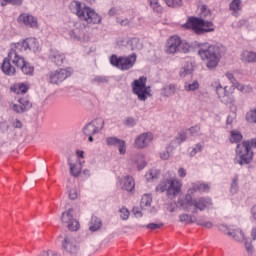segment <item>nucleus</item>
<instances>
[{"mask_svg":"<svg viewBox=\"0 0 256 256\" xmlns=\"http://www.w3.org/2000/svg\"><path fill=\"white\" fill-rule=\"evenodd\" d=\"M165 3L168 7H181V0H165Z\"/></svg>","mask_w":256,"mask_h":256,"instance_id":"37998d69","label":"nucleus"},{"mask_svg":"<svg viewBox=\"0 0 256 256\" xmlns=\"http://www.w3.org/2000/svg\"><path fill=\"white\" fill-rule=\"evenodd\" d=\"M161 227H163V223H150L146 225V229H151V230H155V229H161Z\"/></svg>","mask_w":256,"mask_h":256,"instance_id":"09e8293b","label":"nucleus"},{"mask_svg":"<svg viewBox=\"0 0 256 256\" xmlns=\"http://www.w3.org/2000/svg\"><path fill=\"white\" fill-rule=\"evenodd\" d=\"M188 131L191 135H195L196 133H199V131H201V127L194 126V127H191Z\"/></svg>","mask_w":256,"mask_h":256,"instance_id":"603ef678","label":"nucleus"},{"mask_svg":"<svg viewBox=\"0 0 256 256\" xmlns=\"http://www.w3.org/2000/svg\"><path fill=\"white\" fill-rule=\"evenodd\" d=\"M168 177L162 180L159 185L156 187V191L160 193H165L167 197L173 199V197H177L179 193H181V187H183V183L181 180L175 178V173L169 171L167 173Z\"/></svg>","mask_w":256,"mask_h":256,"instance_id":"20e7f679","label":"nucleus"},{"mask_svg":"<svg viewBox=\"0 0 256 256\" xmlns=\"http://www.w3.org/2000/svg\"><path fill=\"white\" fill-rule=\"evenodd\" d=\"M177 91V86L174 84H168L161 89L162 97H171V95H175Z\"/></svg>","mask_w":256,"mask_h":256,"instance_id":"a878e982","label":"nucleus"},{"mask_svg":"<svg viewBox=\"0 0 256 256\" xmlns=\"http://www.w3.org/2000/svg\"><path fill=\"white\" fill-rule=\"evenodd\" d=\"M94 83H107V79H105L103 77H96L94 79Z\"/></svg>","mask_w":256,"mask_h":256,"instance_id":"680f3d73","label":"nucleus"},{"mask_svg":"<svg viewBox=\"0 0 256 256\" xmlns=\"http://www.w3.org/2000/svg\"><path fill=\"white\" fill-rule=\"evenodd\" d=\"M6 3H11L12 5H21L23 0H4Z\"/></svg>","mask_w":256,"mask_h":256,"instance_id":"bf43d9fd","label":"nucleus"},{"mask_svg":"<svg viewBox=\"0 0 256 256\" xmlns=\"http://www.w3.org/2000/svg\"><path fill=\"white\" fill-rule=\"evenodd\" d=\"M62 249L69 255H77L81 251V246L75 237L66 236L62 241Z\"/></svg>","mask_w":256,"mask_h":256,"instance_id":"4468645a","label":"nucleus"},{"mask_svg":"<svg viewBox=\"0 0 256 256\" xmlns=\"http://www.w3.org/2000/svg\"><path fill=\"white\" fill-rule=\"evenodd\" d=\"M134 165H136L138 171L145 169L147 162L145 161V156L143 154H138L132 159Z\"/></svg>","mask_w":256,"mask_h":256,"instance_id":"5701e85b","label":"nucleus"},{"mask_svg":"<svg viewBox=\"0 0 256 256\" xmlns=\"http://www.w3.org/2000/svg\"><path fill=\"white\" fill-rule=\"evenodd\" d=\"M180 223H197V218L189 214H180L179 215Z\"/></svg>","mask_w":256,"mask_h":256,"instance_id":"c9c22d12","label":"nucleus"},{"mask_svg":"<svg viewBox=\"0 0 256 256\" xmlns=\"http://www.w3.org/2000/svg\"><path fill=\"white\" fill-rule=\"evenodd\" d=\"M33 107V104H31V101L27 98H19L17 103L12 104L11 109L14 111V113H18V115H21L23 113H26V111H29Z\"/></svg>","mask_w":256,"mask_h":256,"instance_id":"a211bd4d","label":"nucleus"},{"mask_svg":"<svg viewBox=\"0 0 256 256\" xmlns=\"http://www.w3.org/2000/svg\"><path fill=\"white\" fill-rule=\"evenodd\" d=\"M76 154H77V156L80 157L81 159H83V158L85 157V156H84V155H85V152H84V151H79V150H78V151H76Z\"/></svg>","mask_w":256,"mask_h":256,"instance_id":"69168bd1","label":"nucleus"},{"mask_svg":"<svg viewBox=\"0 0 256 256\" xmlns=\"http://www.w3.org/2000/svg\"><path fill=\"white\" fill-rule=\"evenodd\" d=\"M71 73H72L71 68H67V69L60 68L56 71L50 72L49 74L50 83H52L53 85H59L60 83H63L65 79H67L68 77H71Z\"/></svg>","mask_w":256,"mask_h":256,"instance_id":"dca6fc26","label":"nucleus"},{"mask_svg":"<svg viewBox=\"0 0 256 256\" xmlns=\"http://www.w3.org/2000/svg\"><path fill=\"white\" fill-rule=\"evenodd\" d=\"M252 217L256 219V204L252 207Z\"/></svg>","mask_w":256,"mask_h":256,"instance_id":"338daca9","label":"nucleus"},{"mask_svg":"<svg viewBox=\"0 0 256 256\" xmlns=\"http://www.w3.org/2000/svg\"><path fill=\"white\" fill-rule=\"evenodd\" d=\"M203 150V145L201 144H196V147L190 151V157H195L197 153H200V151Z\"/></svg>","mask_w":256,"mask_h":256,"instance_id":"49530a36","label":"nucleus"},{"mask_svg":"<svg viewBox=\"0 0 256 256\" xmlns=\"http://www.w3.org/2000/svg\"><path fill=\"white\" fill-rule=\"evenodd\" d=\"M178 143H183V141H187V134L185 132H180L177 137Z\"/></svg>","mask_w":256,"mask_h":256,"instance_id":"8fccbe9b","label":"nucleus"},{"mask_svg":"<svg viewBox=\"0 0 256 256\" xmlns=\"http://www.w3.org/2000/svg\"><path fill=\"white\" fill-rule=\"evenodd\" d=\"M68 165L70 167V175H72V177H79V175H81V163L73 164L71 158H68Z\"/></svg>","mask_w":256,"mask_h":256,"instance_id":"393cba45","label":"nucleus"},{"mask_svg":"<svg viewBox=\"0 0 256 256\" xmlns=\"http://www.w3.org/2000/svg\"><path fill=\"white\" fill-rule=\"evenodd\" d=\"M189 43L181 40V37L171 36L166 43L165 53L167 55H175V53H189Z\"/></svg>","mask_w":256,"mask_h":256,"instance_id":"0eeeda50","label":"nucleus"},{"mask_svg":"<svg viewBox=\"0 0 256 256\" xmlns=\"http://www.w3.org/2000/svg\"><path fill=\"white\" fill-rule=\"evenodd\" d=\"M1 69L5 75L13 76L17 73V69H20L24 75H33V68L29 63L25 62L20 54L9 52L8 56L4 58Z\"/></svg>","mask_w":256,"mask_h":256,"instance_id":"f257e3e1","label":"nucleus"},{"mask_svg":"<svg viewBox=\"0 0 256 256\" xmlns=\"http://www.w3.org/2000/svg\"><path fill=\"white\" fill-rule=\"evenodd\" d=\"M171 157V153L169 152V148H166L162 152H160V158L163 159V161H167Z\"/></svg>","mask_w":256,"mask_h":256,"instance_id":"de8ad7c7","label":"nucleus"},{"mask_svg":"<svg viewBox=\"0 0 256 256\" xmlns=\"http://www.w3.org/2000/svg\"><path fill=\"white\" fill-rule=\"evenodd\" d=\"M133 215H135V217H143V213L141 212V210L137 207L133 208Z\"/></svg>","mask_w":256,"mask_h":256,"instance_id":"6e6d98bb","label":"nucleus"},{"mask_svg":"<svg viewBox=\"0 0 256 256\" xmlns=\"http://www.w3.org/2000/svg\"><path fill=\"white\" fill-rule=\"evenodd\" d=\"M13 125L16 129H21V127H23V124L19 120H15Z\"/></svg>","mask_w":256,"mask_h":256,"instance_id":"e2e57ef3","label":"nucleus"},{"mask_svg":"<svg viewBox=\"0 0 256 256\" xmlns=\"http://www.w3.org/2000/svg\"><path fill=\"white\" fill-rule=\"evenodd\" d=\"M19 23H23L26 27H37V18L31 14L23 13L18 18Z\"/></svg>","mask_w":256,"mask_h":256,"instance_id":"412c9836","label":"nucleus"},{"mask_svg":"<svg viewBox=\"0 0 256 256\" xmlns=\"http://www.w3.org/2000/svg\"><path fill=\"white\" fill-rule=\"evenodd\" d=\"M247 123L256 124V107L251 108L245 115Z\"/></svg>","mask_w":256,"mask_h":256,"instance_id":"72a5a7b5","label":"nucleus"},{"mask_svg":"<svg viewBox=\"0 0 256 256\" xmlns=\"http://www.w3.org/2000/svg\"><path fill=\"white\" fill-rule=\"evenodd\" d=\"M210 187L207 184L198 183L194 184L192 188L189 189V193H197V191H209Z\"/></svg>","mask_w":256,"mask_h":256,"instance_id":"2f4dec72","label":"nucleus"},{"mask_svg":"<svg viewBox=\"0 0 256 256\" xmlns=\"http://www.w3.org/2000/svg\"><path fill=\"white\" fill-rule=\"evenodd\" d=\"M237 189H238V187H237V177H235L232 181L230 191H231V193H235L237 191Z\"/></svg>","mask_w":256,"mask_h":256,"instance_id":"3c124183","label":"nucleus"},{"mask_svg":"<svg viewBox=\"0 0 256 256\" xmlns=\"http://www.w3.org/2000/svg\"><path fill=\"white\" fill-rule=\"evenodd\" d=\"M242 140H243V135H241V132L236 130L231 131V137H230L231 143H239Z\"/></svg>","mask_w":256,"mask_h":256,"instance_id":"4c0bfd02","label":"nucleus"},{"mask_svg":"<svg viewBox=\"0 0 256 256\" xmlns=\"http://www.w3.org/2000/svg\"><path fill=\"white\" fill-rule=\"evenodd\" d=\"M69 199H71L72 201H75V199L79 198V191H77V188H72L69 191Z\"/></svg>","mask_w":256,"mask_h":256,"instance_id":"c03bdc74","label":"nucleus"},{"mask_svg":"<svg viewBox=\"0 0 256 256\" xmlns=\"http://www.w3.org/2000/svg\"><path fill=\"white\" fill-rule=\"evenodd\" d=\"M178 175H179V177H181V178L187 177V170H185L184 168H179V170H178Z\"/></svg>","mask_w":256,"mask_h":256,"instance_id":"13d9d810","label":"nucleus"},{"mask_svg":"<svg viewBox=\"0 0 256 256\" xmlns=\"http://www.w3.org/2000/svg\"><path fill=\"white\" fill-rule=\"evenodd\" d=\"M118 10L117 8H111L108 12V15H110V17H113V15H117Z\"/></svg>","mask_w":256,"mask_h":256,"instance_id":"0e129e2a","label":"nucleus"},{"mask_svg":"<svg viewBox=\"0 0 256 256\" xmlns=\"http://www.w3.org/2000/svg\"><path fill=\"white\" fill-rule=\"evenodd\" d=\"M73 211V208L64 211L61 215L60 220L63 225H67L69 231H79V221H77V219L73 217Z\"/></svg>","mask_w":256,"mask_h":256,"instance_id":"ddd939ff","label":"nucleus"},{"mask_svg":"<svg viewBox=\"0 0 256 256\" xmlns=\"http://www.w3.org/2000/svg\"><path fill=\"white\" fill-rule=\"evenodd\" d=\"M149 3L154 11H156L157 13H161L162 8L161 4H159V0H149Z\"/></svg>","mask_w":256,"mask_h":256,"instance_id":"ea45409f","label":"nucleus"},{"mask_svg":"<svg viewBox=\"0 0 256 256\" xmlns=\"http://www.w3.org/2000/svg\"><path fill=\"white\" fill-rule=\"evenodd\" d=\"M120 187L123 191L133 193V191H135V179H133L131 176L123 177L120 179Z\"/></svg>","mask_w":256,"mask_h":256,"instance_id":"aec40b11","label":"nucleus"},{"mask_svg":"<svg viewBox=\"0 0 256 256\" xmlns=\"http://www.w3.org/2000/svg\"><path fill=\"white\" fill-rule=\"evenodd\" d=\"M213 203L210 198H194L188 200L184 205V211L189 213H199V211H205L207 207H211Z\"/></svg>","mask_w":256,"mask_h":256,"instance_id":"1a4fd4ad","label":"nucleus"},{"mask_svg":"<svg viewBox=\"0 0 256 256\" xmlns=\"http://www.w3.org/2000/svg\"><path fill=\"white\" fill-rule=\"evenodd\" d=\"M119 214H120V218L122 219V221H127V219H129V215H130L129 209L122 207L119 210Z\"/></svg>","mask_w":256,"mask_h":256,"instance_id":"a19ab883","label":"nucleus"},{"mask_svg":"<svg viewBox=\"0 0 256 256\" xmlns=\"http://www.w3.org/2000/svg\"><path fill=\"white\" fill-rule=\"evenodd\" d=\"M125 125H128V127H133V125H135V120L133 118H128L125 121Z\"/></svg>","mask_w":256,"mask_h":256,"instance_id":"052dcab7","label":"nucleus"},{"mask_svg":"<svg viewBox=\"0 0 256 256\" xmlns=\"http://www.w3.org/2000/svg\"><path fill=\"white\" fill-rule=\"evenodd\" d=\"M11 91H13V93H16V95H25V93L29 91V85L25 83H18L11 87Z\"/></svg>","mask_w":256,"mask_h":256,"instance_id":"b1692460","label":"nucleus"},{"mask_svg":"<svg viewBox=\"0 0 256 256\" xmlns=\"http://www.w3.org/2000/svg\"><path fill=\"white\" fill-rule=\"evenodd\" d=\"M193 73V64L187 63L180 69V77H187Z\"/></svg>","mask_w":256,"mask_h":256,"instance_id":"e433bc0d","label":"nucleus"},{"mask_svg":"<svg viewBox=\"0 0 256 256\" xmlns=\"http://www.w3.org/2000/svg\"><path fill=\"white\" fill-rule=\"evenodd\" d=\"M104 127L105 120L97 118L84 126L83 133L84 135H97V133H101V131H103Z\"/></svg>","mask_w":256,"mask_h":256,"instance_id":"2eb2a0df","label":"nucleus"},{"mask_svg":"<svg viewBox=\"0 0 256 256\" xmlns=\"http://www.w3.org/2000/svg\"><path fill=\"white\" fill-rule=\"evenodd\" d=\"M236 87L238 91H241V93H251V91H253V88L243 84H237Z\"/></svg>","mask_w":256,"mask_h":256,"instance_id":"79ce46f5","label":"nucleus"},{"mask_svg":"<svg viewBox=\"0 0 256 256\" xmlns=\"http://www.w3.org/2000/svg\"><path fill=\"white\" fill-rule=\"evenodd\" d=\"M197 225H201V227H205L206 229H213V222L211 221H199L197 220Z\"/></svg>","mask_w":256,"mask_h":256,"instance_id":"a18cd8bd","label":"nucleus"},{"mask_svg":"<svg viewBox=\"0 0 256 256\" xmlns=\"http://www.w3.org/2000/svg\"><path fill=\"white\" fill-rule=\"evenodd\" d=\"M241 9H243L241 0H233L230 3V11L232 12V15H234V17H237V15H239Z\"/></svg>","mask_w":256,"mask_h":256,"instance_id":"bb28decb","label":"nucleus"},{"mask_svg":"<svg viewBox=\"0 0 256 256\" xmlns=\"http://www.w3.org/2000/svg\"><path fill=\"white\" fill-rule=\"evenodd\" d=\"M159 175H161V172L155 168H152L146 173L145 177L147 181H155V179H159Z\"/></svg>","mask_w":256,"mask_h":256,"instance_id":"7c9ffc66","label":"nucleus"},{"mask_svg":"<svg viewBox=\"0 0 256 256\" xmlns=\"http://www.w3.org/2000/svg\"><path fill=\"white\" fill-rule=\"evenodd\" d=\"M101 219L97 218V217H92L91 222H90V226L89 229L90 231H99V229H101Z\"/></svg>","mask_w":256,"mask_h":256,"instance_id":"f704fd0d","label":"nucleus"},{"mask_svg":"<svg viewBox=\"0 0 256 256\" xmlns=\"http://www.w3.org/2000/svg\"><path fill=\"white\" fill-rule=\"evenodd\" d=\"M153 202V198H151V195L144 194L142 196L140 207L141 209L149 210L151 209V203Z\"/></svg>","mask_w":256,"mask_h":256,"instance_id":"cd10ccee","label":"nucleus"},{"mask_svg":"<svg viewBox=\"0 0 256 256\" xmlns=\"http://www.w3.org/2000/svg\"><path fill=\"white\" fill-rule=\"evenodd\" d=\"M70 9L77 15L80 21H86V23H93L94 25L101 21V16L95 13V10L79 1L71 2Z\"/></svg>","mask_w":256,"mask_h":256,"instance_id":"39448f33","label":"nucleus"},{"mask_svg":"<svg viewBox=\"0 0 256 256\" xmlns=\"http://www.w3.org/2000/svg\"><path fill=\"white\" fill-rule=\"evenodd\" d=\"M106 144L108 147H118L120 155H125V153H127V146L125 145L124 140L117 137H108L106 138Z\"/></svg>","mask_w":256,"mask_h":256,"instance_id":"6ab92c4d","label":"nucleus"},{"mask_svg":"<svg viewBox=\"0 0 256 256\" xmlns=\"http://www.w3.org/2000/svg\"><path fill=\"white\" fill-rule=\"evenodd\" d=\"M207 17H211V11L207 9V6H202L200 10V18L191 17L183 25L185 29H191L196 35H203V33H211L215 31L213 28V22L205 21Z\"/></svg>","mask_w":256,"mask_h":256,"instance_id":"f03ea898","label":"nucleus"},{"mask_svg":"<svg viewBox=\"0 0 256 256\" xmlns=\"http://www.w3.org/2000/svg\"><path fill=\"white\" fill-rule=\"evenodd\" d=\"M227 235H229V237H233L235 241H245V234H243V231L240 229L227 231Z\"/></svg>","mask_w":256,"mask_h":256,"instance_id":"c85d7f7f","label":"nucleus"},{"mask_svg":"<svg viewBox=\"0 0 256 256\" xmlns=\"http://www.w3.org/2000/svg\"><path fill=\"white\" fill-rule=\"evenodd\" d=\"M251 147L256 149V138L237 145L236 153L239 157V165H249V163L253 161V151H251Z\"/></svg>","mask_w":256,"mask_h":256,"instance_id":"423d86ee","label":"nucleus"},{"mask_svg":"<svg viewBox=\"0 0 256 256\" xmlns=\"http://www.w3.org/2000/svg\"><path fill=\"white\" fill-rule=\"evenodd\" d=\"M132 89L134 95H137L139 101H147V98L151 97V87L147 86L146 77H140L138 80H134L132 83Z\"/></svg>","mask_w":256,"mask_h":256,"instance_id":"6e6552de","label":"nucleus"},{"mask_svg":"<svg viewBox=\"0 0 256 256\" xmlns=\"http://www.w3.org/2000/svg\"><path fill=\"white\" fill-rule=\"evenodd\" d=\"M251 235H252L253 240L255 241V239H256V227L252 229Z\"/></svg>","mask_w":256,"mask_h":256,"instance_id":"774afa93","label":"nucleus"},{"mask_svg":"<svg viewBox=\"0 0 256 256\" xmlns=\"http://www.w3.org/2000/svg\"><path fill=\"white\" fill-rule=\"evenodd\" d=\"M153 142V133L145 132L136 137L134 141L135 149H147Z\"/></svg>","mask_w":256,"mask_h":256,"instance_id":"f3484780","label":"nucleus"},{"mask_svg":"<svg viewBox=\"0 0 256 256\" xmlns=\"http://www.w3.org/2000/svg\"><path fill=\"white\" fill-rule=\"evenodd\" d=\"M200 84L199 81L194 80L192 82H185L184 83V91H197V89H199Z\"/></svg>","mask_w":256,"mask_h":256,"instance_id":"473e14b6","label":"nucleus"},{"mask_svg":"<svg viewBox=\"0 0 256 256\" xmlns=\"http://www.w3.org/2000/svg\"><path fill=\"white\" fill-rule=\"evenodd\" d=\"M137 61V55L132 54L128 57H120L113 55L110 58L111 65H114V67H117L118 69H121V71H129L135 65Z\"/></svg>","mask_w":256,"mask_h":256,"instance_id":"f8f14e48","label":"nucleus"},{"mask_svg":"<svg viewBox=\"0 0 256 256\" xmlns=\"http://www.w3.org/2000/svg\"><path fill=\"white\" fill-rule=\"evenodd\" d=\"M213 87L215 88L216 93L219 99H221L222 103H226V104L235 103V96H233V90L235 88L229 87V86H223L221 85V83L217 81L213 83Z\"/></svg>","mask_w":256,"mask_h":256,"instance_id":"9b49d317","label":"nucleus"},{"mask_svg":"<svg viewBox=\"0 0 256 256\" xmlns=\"http://www.w3.org/2000/svg\"><path fill=\"white\" fill-rule=\"evenodd\" d=\"M246 251L251 255L253 253V245L249 242H245Z\"/></svg>","mask_w":256,"mask_h":256,"instance_id":"4d7b16f0","label":"nucleus"},{"mask_svg":"<svg viewBox=\"0 0 256 256\" xmlns=\"http://www.w3.org/2000/svg\"><path fill=\"white\" fill-rule=\"evenodd\" d=\"M39 51V41L35 38H27L26 40L22 42L15 43L11 46V49L9 53H16V55H19V53L23 51Z\"/></svg>","mask_w":256,"mask_h":256,"instance_id":"9d476101","label":"nucleus"},{"mask_svg":"<svg viewBox=\"0 0 256 256\" xmlns=\"http://www.w3.org/2000/svg\"><path fill=\"white\" fill-rule=\"evenodd\" d=\"M222 53L223 48L209 44H203L200 46L198 51V55L201 57V60L206 61V67L209 69H215V67L219 65Z\"/></svg>","mask_w":256,"mask_h":256,"instance_id":"7ed1b4c3","label":"nucleus"},{"mask_svg":"<svg viewBox=\"0 0 256 256\" xmlns=\"http://www.w3.org/2000/svg\"><path fill=\"white\" fill-rule=\"evenodd\" d=\"M129 47H131L132 51H136V49H141L142 45L139 42V39L133 38L128 42Z\"/></svg>","mask_w":256,"mask_h":256,"instance_id":"58836bf2","label":"nucleus"},{"mask_svg":"<svg viewBox=\"0 0 256 256\" xmlns=\"http://www.w3.org/2000/svg\"><path fill=\"white\" fill-rule=\"evenodd\" d=\"M219 231H222V233H225L227 235V231H232L231 229H229V227H227V225L224 224H220L218 226Z\"/></svg>","mask_w":256,"mask_h":256,"instance_id":"5fc2aeb1","label":"nucleus"},{"mask_svg":"<svg viewBox=\"0 0 256 256\" xmlns=\"http://www.w3.org/2000/svg\"><path fill=\"white\" fill-rule=\"evenodd\" d=\"M225 77H226V79H228V81H230V83H232V85H235L236 80H235V77L233 76V74L227 72L225 74Z\"/></svg>","mask_w":256,"mask_h":256,"instance_id":"864d4df0","label":"nucleus"},{"mask_svg":"<svg viewBox=\"0 0 256 256\" xmlns=\"http://www.w3.org/2000/svg\"><path fill=\"white\" fill-rule=\"evenodd\" d=\"M50 59L52 63H55V65L61 66L63 62L65 61V54L59 52V51H52L50 55Z\"/></svg>","mask_w":256,"mask_h":256,"instance_id":"4be33fe9","label":"nucleus"},{"mask_svg":"<svg viewBox=\"0 0 256 256\" xmlns=\"http://www.w3.org/2000/svg\"><path fill=\"white\" fill-rule=\"evenodd\" d=\"M242 60L246 63H256V53L245 51L242 53Z\"/></svg>","mask_w":256,"mask_h":256,"instance_id":"c756f323","label":"nucleus"}]
</instances>
